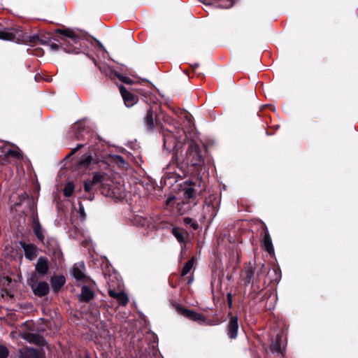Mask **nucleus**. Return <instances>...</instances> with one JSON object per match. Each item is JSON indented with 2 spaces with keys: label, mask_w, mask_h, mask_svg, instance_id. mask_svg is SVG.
I'll use <instances>...</instances> for the list:
<instances>
[{
  "label": "nucleus",
  "mask_w": 358,
  "mask_h": 358,
  "mask_svg": "<svg viewBox=\"0 0 358 358\" xmlns=\"http://www.w3.org/2000/svg\"><path fill=\"white\" fill-rule=\"evenodd\" d=\"M0 39L34 46L39 43L41 38L36 34L30 35L20 27H13L0 31Z\"/></svg>",
  "instance_id": "1"
},
{
  "label": "nucleus",
  "mask_w": 358,
  "mask_h": 358,
  "mask_svg": "<svg viewBox=\"0 0 358 358\" xmlns=\"http://www.w3.org/2000/svg\"><path fill=\"white\" fill-rule=\"evenodd\" d=\"M0 39L34 46L39 43L41 38L36 34L30 35L20 27H13L0 31Z\"/></svg>",
  "instance_id": "2"
},
{
  "label": "nucleus",
  "mask_w": 358,
  "mask_h": 358,
  "mask_svg": "<svg viewBox=\"0 0 358 358\" xmlns=\"http://www.w3.org/2000/svg\"><path fill=\"white\" fill-rule=\"evenodd\" d=\"M56 32L62 34L63 36L59 39H57L56 41L59 43V44L57 43H50L49 44L50 50L53 51H57L59 48H62L64 51L68 53H73L78 54L80 52L79 48H72L70 43L66 40V38H68L71 40V41L77 44L78 43L80 37L72 29H57Z\"/></svg>",
  "instance_id": "3"
},
{
  "label": "nucleus",
  "mask_w": 358,
  "mask_h": 358,
  "mask_svg": "<svg viewBox=\"0 0 358 358\" xmlns=\"http://www.w3.org/2000/svg\"><path fill=\"white\" fill-rule=\"evenodd\" d=\"M77 140H82L89 134V129L86 127L85 120L76 122L71 128L70 131Z\"/></svg>",
  "instance_id": "4"
},
{
  "label": "nucleus",
  "mask_w": 358,
  "mask_h": 358,
  "mask_svg": "<svg viewBox=\"0 0 358 358\" xmlns=\"http://www.w3.org/2000/svg\"><path fill=\"white\" fill-rule=\"evenodd\" d=\"M29 283L34 294L38 296H44L49 292V285L45 282H36L31 278Z\"/></svg>",
  "instance_id": "5"
},
{
  "label": "nucleus",
  "mask_w": 358,
  "mask_h": 358,
  "mask_svg": "<svg viewBox=\"0 0 358 358\" xmlns=\"http://www.w3.org/2000/svg\"><path fill=\"white\" fill-rule=\"evenodd\" d=\"M99 69L106 76H110L112 78V76H113L117 78L122 83L128 84V85H131L134 83V81L131 78H129L127 76H124L120 74L118 72L113 71L110 67L99 66Z\"/></svg>",
  "instance_id": "6"
},
{
  "label": "nucleus",
  "mask_w": 358,
  "mask_h": 358,
  "mask_svg": "<svg viewBox=\"0 0 358 358\" xmlns=\"http://www.w3.org/2000/svg\"><path fill=\"white\" fill-rule=\"evenodd\" d=\"M196 183L192 181H185L184 182V187L182 188L183 196L185 199L194 200V196L196 194V189L195 188ZM198 203L197 201H194L193 205L195 206Z\"/></svg>",
  "instance_id": "7"
},
{
  "label": "nucleus",
  "mask_w": 358,
  "mask_h": 358,
  "mask_svg": "<svg viewBox=\"0 0 358 358\" xmlns=\"http://www.w3.org/2000/svg\"><path fill=\"white\" fill-rule=\"evenodd\" d=\"M85 264L83 262L75 264L71 269V274L78 280L88 282V278L84 273Z\"/></svg>",
  "instance_id": "8"
},
{
  "label": "nucleus",
  "mask_w": 358,
  "mask_h": 358,
  "mask_svg": "<svg viewBox=\"0 0 358 358\" xmlns=\"http://www.w3.org/2000/svg\"><path fill=\"white\" fill-rule=\"evenodd\" d=\"M95 293L92 284L89 285H83L81 287V292L78 294L80 301L88 302L94 298Z\"/></svg>",
  "instance_id": "9"
},
{
  "label": "nucleus",
  "mask_w": 358,
  "mask_h": 358,
  "mask_svg": "<svg viewBox=\"0 0 358 358\" xmlns=\"http://www.w3.org/2000/svg\"><path fill=\"white\" fill-rule=\"evenodd\" d=\"M119 89L127 107H131L137 102V96L127 91L124 86L120 85Z\"/></svg>",
  "instance_id": "10"
},
{
  "label": "nucleus",
  "mask_w": 358,
  "mask_h": 358,
  "mask_svg": "<svg viewBox=\"0 0 358 358\" xmlns=\"http://www.w3.org/2000/svg\"><path fill=\"white\" fill-rule=\"evenodd\" d=\"M20 245L24 251L25 257L31 261L37 256V248L34 244H27L24 242H20Z\"/></svg>",
  "instance_id": "11"
},
{
  "label": "nucleus",
  "mask_w": 358,
  "mask_h": 358,
  "mask_svg": "<svg viewBox=\"0 0 358 358\" xmlns=\"http://www.w3.org/2000/svg\"><path fill=\"white\" fill-rule=\"evenodd\" d=\"M238 317L233 316L230 318L228 324V335L231 339H235L238 335Z\"/></svg>",
  "instance_id": "12"
},
{
  "label": "nucleus",
  "mask_w": 358,
  "mask_h": 358,
  "mask_svg": "<svg viewBox=\"0 0 358 358\" xmlns=\"http://www.w3.org/2000/svg\"><path fill=\"white\" fill-rule=\"evenodd\" d=\"M178 310L182 315L191 320L202 322L205 321V318L202 315L194 310H188L186 308H179Z\"/></svg>",
  "instance_id": "13"
},
{
  "label": "nucleus",
  "mask_w": 358,
  "mask_h": 358,
  "mask_svg": "<svg viewBox=\"0 0 358 358\" xmlns=\"http://www.w3.org/2000/svg\"><path fill=\"white\" fill-rule=\"evenodd\" d=\"M0 157H22V152L18 148L6 145L0 148Z\"/></svg>",
  "instance_id": "14"
},
{
  "label": "nucleus",
  "mask_w": 358,
  "mask_h": 358,
  "mask_svg": "<svg viewBox=\"0 0 358 358\" xmlns=\"http://www.w3.org/2000/svg\"><path fill=\"white\" fill-rule=\"evenodd\" d=\"M49 268L48 260L46 257H41L38 259L35 270L40 275H45L48 273Z\"/></svg>",
  "instance_id": "15"
},
{
  "label": "nucleus",
  "mask_w": 358,
  "mask_h": 358,
  "mask_svg": "<svg viewBox=\"0 0 358 358\" xmlns=\"http://www.w3.org/2000/svg\"><path fill=\"white\" fill-rule=\"evenodd\" d=\"M243 280L244 281L245 286L252 285L254 281V271L252 267L248 266L245 268Z\"/></svg>",
  "instance_id": "16"
},
{
  "label": "nucleus",
  "mask_w": 358,
  "mask_h": 358,
  "mask_svg": "<svg viewBox=\"0 0 358 358\" xmlns=\"http://www.w3.org/2000/svg\"><path fill=\"white\" fill-rule=\"evenodd\" d=\"M20 352L21 358H40L38 352L33 348H26Z\"/></svg>",
  "instance_id": "17"
},
{
  "label": "nucleus",
  "mask_w": 358,
  "mask_h": 358,
  "mask_svg": "<svg viewBox=\"0 0 358 358\" xmlns=\"http://www.w3.org/2000/svg\"><path fill=\"white\" fill-rule=\"evenodd\" d=\"M164 147L169 150L176 147V142L171 133L164 134Z\"/></svg>",
  "instance_id": "18"
},
{
  "label": "nucleus",
  "mask_w": 358,
  "mask_h": 358,
  "mask_svg": "<svg viewBox=\"0 0 358 358\" xmlns=\"http://www.w3.org/2000/svg\"><path fill=\"white\" fill-rule=\"evenodd\" d=\"M65 283V278L62 275L53 277L51 278L52 289L57 292Z\"/></svg>",
  "instance_id": "19"
},
{
  "label": "nucleus",
  "mask_w": 358,
  "mask_h": 358,
  "mask_svg": "<svg viewBox=\"0 0 358 358\" xmlns=\"http://www.w3.org/2000/svg\"><path fill=\"white\" fill-rule=\"evenodd\" d=\"M145 124L148 129H152L155 127L154 118H153V111L150 108L148 111L147 114L145 117Z\"/></svg>",
  "instance_id": "20"
},
{
  "label": "nucleus",
  "mask_w": 358,
  "mask_h": 358,
  "mask_svg": "<svg viewBox=\"0 0 358 358\" xmlns=\"http://www.w3.org/2000/svg\"><path fill=\"white\" fill-rule=\"evenodd\" d=\"M172 234L179 243H185V232L182 229L177 227H173L172 229Z\"/></svg>",
  "instance_id": "21"
},
{
  "label": "nucleus",
  "mask_w": 358,
  "mask_h": 358,
  "mask_svg": "<svg viewBox=\"0 0 358 358\" xmlns=\"http://www.w3.org/2000/svg\"><path fill=\"white\" fill-rule=\"evenodd\" d=\"M263 243L268 252L271 253L273 251L271 238L268 231L265 232Z\"/></svg>",
  "instance_id": "22"
},
{
  "label": "nucleus",
  "mask_w": 358,
  "mask_h": 358,
  "mask_svg": "<svg viewBox=\"0 0 358 358\" xmlns=\"http://www.w3.org/2000/svg\"><path fill=\"white\" fill-rule=\"evenodd\" d=\"M195 258L194 257H192L188 262H187L182 268V270L181 271V275L185 276L186 275L192 268L194 263Z\"/></svg>",
  "instance_id": "23"
},
{
  "label": "nucleus",
  "mask_w": 358,
  "mask_h": 358,
  "mask_svg": "<svg viewBox=\"0 0 358 358\" xmlns=\"http://www.w3.org/2000/svg\"><path fill=\"white\" fill-rule=\"evenodd\" d=\"M34 232L35 235L36 236V237L38 238V239L40 241L43 242L44 240V235H43L42 227L39 222H37L35 224V225L34 227Z\"/></svg>",
  "instance_id": "24"
},
{
  "label": "nucleus",
  "mask_w": 358,
  "mask_h": 358,
  "mask_svg": "<svg viewBox=\"0 0 358 358\" xmlns=\"http://www.w3.org/2000/svg\"><path fill=\"white\" fill-rule=\"evenodd\" d=\"M74 187V184L72 182L66 183L63 189L64 195L66 197L71 196L73 193Z\"/></svg>",
  "instance_id": "25"
},
{
  "label": "nucleus",
  "mask_w": 358,
  "mask_h": 358,
  "mask_svg": "<svg viewBox=\"0 0 358 358\" xmlns=\"http://www.w3.org/2000/svg\"><path fill=\"white\" fill-rule=\"evenodd\" d=\"M271 351L273 353L282 355V349L281 348L280 341L276 340L275 342L272 343L271 345Z\"/></svg>",
  "instance_id": "26"
},
{
  "label": "nucleus",
  "mask_w": 358,
  "mask_h": 358,
  "mask_svg": "<svg viewBox=\"0 0 358 358\" xmlns=\"http://www.w3.org/2000/svg\"><path fill=\"white\" fill-rule=\"evenodd\" d=\"M94 159L95 158H85L79 162L78 169H80L81 167H85L87 169H91L90 165L94 162Z\"/></svg>",
  "instance_id": "27"
},
{
  "label": "nucleus",
  "mask_w": 358,
  "mask_h": 358,
  "mask_svg": "<svg viewBox=\"0 0 358 358\" xmlns=\"http://www.w3.org/2000/svg\"><path fill=\"white\" fill-rule=\"evenodd\" d=\"M120 306H126L129 301V297L124 292H120V295L116 299Z\"/></svg>",
  "instance_id": "28"
},
{
  "label": "nucleus",
  "mask_w": 358,
  "mask_h": 358,
  "mask_svg": "<svg viewBox=\"0 0 358 358\" xmlns=\"http://www.w3.org/2000/svg\"><path fill=\"white\" fill-rule=\"evenodd\" d=\"M105 177V174L104 173H94V176H93V178L92 179V185H96L101 182H102V180H103Z\"/></svg>",
  "instance_id": "29"
},
{
  "label": "nucleus",
  "mask_w": 358,
  "mask_h": 358,
  "mask_svg": "<svg viewBox=\"0 0 358 358\" xmlns=\"http://www.w3.org/2000/svg\"><path fill=\"white\" fill-rule=\"evenodd\" d=\"M185 205H186V203L184 201L178 202L177 203L176 208L178 213L184 214L189 209V206H187L186 208H183V206Z\"/></svg>",
  "instance_id": "30"
},
{
  "label": "nucleus",
  "mask_w": 358,
  "mask_h": 358,
  "mask_svg": "<svg viewBox=\"0 0 358 358\" xmlns=\"http://www.w3.org/2000/svg\"><path fill=\"white\" fill-rule=\"evenodd\" d=\"M183 222L185 225H190V227L193 229H198V224L196 222H194L193 220L190 217H185L183 220Z\"/></svg>",
  "instance_id": "31"
},
{
  "label": "nucleus",
  "mask_w": 358,
  "mask_h": 358,
  "mask_svg": "<svg viewBox=\"0 0 358 358\" xmlns=\"http://www.w3.org/2000/svg\"><path fill=\"white\" fill-rule=\"evenodd\" d=\"M113 160L114 163H115L118 166L122 168H127V163L124 161V158H110Z\"/></svg>",
  "instance_id": "32"
},
{
  "label": "nucleus",
  "mask_w": 358,
  "mask_h": 358,
  "mask_svg": "<svg viewBox=\"0 0 358 358\" xmlns=\"http://www.w3.org/2000/svg\"><path fill=\"white\" fill-rule=\"evenodd\" d=\"M206 208L208 209V210L210 212H211L210 215H209V217L213 219L215 215H216V210H215V208L214 207L213 205H212L211 203H207L206 202Z\"/></svg>",
  "instance_id": "33"
},
{
  "label": "nucleus",
  "mask_w": 358,
  "mask_h": 358,
  "mask_svg": "<svg viewBox=\"0 0 358 358\" xmlns=\"http://www.w3.org/2000/svg\"><path fill=\"white\" fill-rule=\"evenodd\" d=\"M8 354V349L6 346L0 345V358H7Z\"/></svg>",
  "instance_id": "34"
},
{
  "label": "nucleus",
  "mask_w": 358,
  "mask_h": 358,
  "mask_svg": "<svg viewBox=\"0 0 358 358\" xmlns=\"http://www.w3.org/2000/svg\"><path fill=\"white\" fill-rule=\"evenodd\" d=\"M78 205H79V208L78 210V213L79 215L80 218L82 220H84L86 217L84 206H83V204L80 202L78 203Z\"/></svg>",
  "instance_id": "35"
},
{
  "label": "nucleus",
  "mask_w": 358,
  "mask_h": 358,
  "mask_svg": "<svg viewBox=\"0 0 358 358\" xmlns=\"http://www.w3.org/2000/svg\"><path fill=\"white\" fill-rule=\"evenodd\" d=\"M29 342L38 343L39 338H37L34 334H28L24 337Z\"/></svg>",
  "instance_id": "36"
},
{
  "label": "nucleus",
  "mask_w": 358,
  "mask_h": 358,
  "mask_svg": "<svg viewBox=\"0 0 358 358\" xmlns=\"http://www.w3.org/2000/svg\"><path fill=\"white\" fill-rule=\"evenodd\" d=\"M234 4V0H226V3L224 4H219L217 6L222 8H230Z\"/></svg>",
  "instance_id": "37"
},
{
  "label": "nucleus",
  "mask_w": 358,
  "mask_h": 358,
  "mask_svg": "<svg viewBox=\"0 0 358 358\" xmlns=\"http://www.w3.org/2000/svg\"><path fill=\"white\" fill-rule=\"evenodd\" d=\"M84 146H85V144H83V143L78 144L76 145V147L73 148L71 150V151L69 153H68L65 157H72L78 150H80L81 148H83Z\"/></svg>",
  "instance_id": "38"
},
{
  "label": "nucleus",
  "mask_w": 358,
  "mask_h": 358,
  "mask_svg": "<svg viewBox=\"0 0 358 358\" xmlns=\"http://www.w3.org/2000/svg\"><path fill=\"white\" fill-rule=\"evenodd\" d=\"M94 185H92V181H85L84 182V189L86 192H90L92 189V187L94 186Z\"/></svg>",
  "instance_id": "39"
},
{
  "label": "nucleus",
  "mask_w": 358,
  "mask_h": 358,
  "mask_svg": "<svg viewBox=\"0 0 358 358\" xmlns=\"http://www.w3.org/2000/svg\"><path fill=\"white\" fill-rule=\"evenodd\" d=\"M190 149L194 152L192 157H201L198 152V148L196 145L192 143L190 145Z\"/></svg>",
  "instance_id": "40"
},
{
  "label": "nucleus",
  "mask_w": 358,
  "mask_h": 358,
  "mask_svg": "<svg viewBox=\"0 0 358 358\" xmlns=\"http://www.w3.org/2000/svg\"><path fill=\"white\" fill-rule=\"evenodd\" d=\"M120 292H117L115 290L110 289L108 291V294L110 297L114 298L115 299H117L118 296L120 295Z\"/></svg>",
  "instance_id": "41"
},
{
  "label": "nucleus",
  "mask_w": 358,
  "mask_h": 358,
  "mask_svg": "<svg viewBox=\"0 0 358 358\" xmlns=\"http://www.w3.org/2000/svg\"><path fill=\"white\" fill-rule=\"evenodd\" d=\"M227 300H228L229 306L231 307V303H232V295L231 293L227 294Z\"/></svg>",
  "instance_id": "42"
},
{
  "label": "nucleus",
  "mask_w": 358,
  "mask_h": 358,
  "mask_svg": "<svg viewBox=\"0 0 358 358\" xmlns=\"http://www.w3.org/2000/svg\"><path fill=\"white\" fill-rule=\"evenodd\" d=\"M39 43H41L42 45H49L50 44V41L44 40L43 38H41V40L39 41Z\"/></svg>",
  "instance_id": "43"
},
{
  "label": "nucleus",
  "mask_w": 358,
  "mask_h": 358,
  "mask_svg": "<svg viewBox=\"0 0 358 358\" xmlns=\"http://www.w3.org/2000/svg\"><path fill=\"white\" fill-rule=\"evenodd\" d=\"M139 219L142 220V222L141 221L139 222V224L143 227L145 226V224L147 222L145 218H141V217H140Z\"/></svg>",
  "instance_id": "44"
},
{
  "label": "nucleus",
  "mask_w": 358,
  "mask_h": 358,
  "mask_svg": "<svg viewBox=\"0 0 358 358\" xmlns=\"http://www.w3.org/2000/svg\"><path fill=\"white\" fill-rule=\"evenodd\" d=\"M8 158H0V165L3 164L6 162H8Z\"/></svg>",
  "instance_id": "45"
},
{
  "label": "nucleus",
  "mask_w": 358,
  "mask_h": 358,
  "mask_svg": "<svg viewBox=\"0 0 358 358\" xmlns=\"http://www.w3.org/2000/svg\"><path fill=\"white\" fill-rule=\"evenodd\" d=\"M117 150L118 153L124 154V148H117Z\"/></svg>",
  "instance_id": "46"
},
{
  "label": "nucleus",
  "mask_w": 358,
  "mask_h": 358,
  "mask_svg": "<svg viewBox=\"0 0 358 358\" xmlns=\"http://www.w3.org/2000/svg\"><path fill=\"white\" fill-rule=\"evenodd\" d=\"M107 157H120V155L119 154H108Z\"/></svg>",
  "instance_id": "47"
},
{
  "label": "nucleus",
  "mask_w": 358,
  "mask_h": 358,
  "mask_svg": "<svg viewBox=\"0 0 358 358\" xmlns=\"http://www.w3.org/2000/svg\"><path fill=\"white\" fill-rule=\"evenodd\" d=\"M191 66L194 69H195L196 68H197L199 66V63H194V64H192Z\"/></svg>",
  "instance_id": "48"
},
{
  "label": "nucleus",
  "mask_w": 358,
  "mask_h": 358,
  "mask_svg": "<svg viewBox=\"0 0 358 358\" xmlns=\"http://www.w3.org/2000/svg\"><path fill=\"white\" fill-rule=\"evenodd\" d=\"M174 198L175 197H169L166 201V203L169 204Z\"/></svg>",
  "instance_id": "49"
},
{
  "label": "nucleus",
  "mask_w": 358,
  "mask_h": 358,
  "mask_svg": "<svg viewBox=\"0 0 358 358\" xmlns=\"http://www.w3.org/2000/svg\"><path fill=\"white\" fill-rule=\"evenodd\" d=\"M83 157H92V156H91L90 155H85H85H83Z\"/></svg>",
  "instance_id": "50"
},
{
  "label": "nucleus",
  "mask_w": 358,
  "mask_h": 358,
  "mask_svg": "<svg viewBox=\"0 0 358 358\" xmlns=\"http://www.w3.org/2000/svg\"><path fill=\"white\" fill-rule=\"evenodd\" d=\"M131 145H134V146H137V144L136 143H134V142H131Z\"/></svg>",
  "instance_id": "51"
},
{
  "label": "nucleus",
  "mask_w": 358,
  "mask_h": 358,
  "mask_svg": "<svg viewBox=\"0 0 358 358\" xmlns=\"http://www.w3.org/2000/svg\"><path fill=\"white\" fill-rule=\"evenodd\" d=\"M259 272H257V278H259Z\"/></svg>",
  "instance_id": "52"
},
{
  "label": "nucleus",
  "mask_w": 358,
  "mask_h": 358,
  "mask_svg": "<svg viewBox=\"0 0 358 358\" xmlns=\"http://www.w3.org/2000/svg\"><path fill=\"white\" fill-rule=\"evenodd\" d=\"M85 358H89V357H85Z\"/></svg>",
  "instance_id": "53"
}]
</instances>
